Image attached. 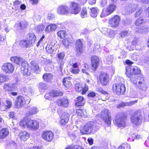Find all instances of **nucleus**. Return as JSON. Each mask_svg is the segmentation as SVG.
Masks as SVG:
<instances>
[{
    "instance_id": "nucleus-45",
    "label": "nucleus",
    "mask_w": 149,
    "mask_h": 149,
    "mask_svg": "<svg viewBox=\"0 0 149 149\" xmlns=\"http://www.w3.org/2000/svg\"><path fill=\"white\" fill-rule=\"evenodd\" d=\"M144 22V19L140 17L137 19L135 22V24L136 26H139L143 23Z\"/></svg>"
},
{
    "instance_id": "nucleus-62",
    "label": "nucleus",
    "mask_w": 149,
    "mask_h": 149,
    "mask_svg": "<svg viewBox=\"0 0 149 149\" xmlns=\"http://www.w3.org/2000/svg\"><path fill=\"white\" fill-rule=\"evenodd\" d=\"M82 111L81 109H78L76 111V113L78 114L79 115H80L81 116V117H84L85 116L84 114L82 113Z\"/></svg>"
},
{
    "instance_id": "nucleus-46",
    "label": "nucleus",
    "mask_w": 149,
    "mask_h": 149,
    "mask_svg": "<svg viewBox=\"0 0 149 149\" xmlns=\"http://www.w3.org/2000/svg\"><path fill=\"white\" fill-rule=\"evenodd\" d=\"M47 88V85L45 83H40L39 84V90L40 91H42L43 90H45Z\"/></svg>"
},
{
    "instance_id": "nucleus-13",
    "label": "nucleus",
    "mask_w": 149,
    "mask_h": 149,
    "mask_svg": "<svg viewBox=\"0 0 149 149\" xmlns=\"http://www.w3.org/2000/svg\"><path fill=\"white\" fill-rule=\"evenodd\" d=\"M70 13L72 14H77L80 12L81 8L79 4L74 2H71L70 5Z\"/></svg>"
},
{
    "instance_id": "nucleus-16",
    "label": "nucleus",
    "mask_w": 149,
    "mask_h": 149,
    "mask_svg": "<svg viewBox=\"0 0 149 149\" xmlns=\"http://www.w3.org/2000/svg\"><path fill=\"white\" fill-rule=\"evenodd\" d=\"M25 99L21 96H18L16 100L15 107L16 108H20L26 103Z\"/></svg>"
},
{
    "instance_id": "nucleus-43",
    "label": "nucleus",
    "mask_w": 149,
    "mask_h": 149,
    "mask_svg": "<svg viewBox=\"0 0 149 149\" xmlns=\"http://www.w3.org/2000/svg\"><path fill=\"white\" fill-rule=\"evenodd\" d=\"M57 34L58 36L61 38H64L66 36V32L64 30H61L58 31Z\"/></svg>"
},
{
    "instance_id": "nucleus-35",
    "label": "nucleus",
    "mask_w": 149,
    "mask_h": 149,
    "mask_svg": "<svg viewBox=\"0 0 149 149\" xmlns=\"http://www.w3.org/2000/svg\"><path fill=\"white\" fill-rule=\"evenodd\" d=\"M63 45L66 48H67L70 46L72 42V40L70 38H66L63 39L62 41Z\"/></svg>"
},
{
    "instance_id": "nucleus-53",
    "label": "nucleus",
    "mask_w": 149,
    "mask_h": 149,
    "mask_svg": "<svg viewBox=\"0 0 149 149\" xmlns=\"http://www.w3.org/2000/svg\"><path fill=\"white\" fill-rule=\"evenodd\" d=\"M69 115L68 113H64L61 115V118L64 119L65 120L67 119L68 120H69Z\"/></svg>"
},
{
    "instance_id": "nucleus-6",
    "label": "nucleus",
    "mask_w": 149,
    "mask_h": 149,
    "mask_svg": "<svg viewBox=\"0 0 149 149\" xmlns=\"http://www.w3.org/2000/svg\"><path fill=\"white\" fill-rule=\"evenodd\" d=\"M100 117L107 125H110L111 120V113L109 109H105L102 110L101 113Z\"/></svg>"
},
{
    "instance_id": "nucleus-32",
    "label": "nucleus",
    "mask_w": 149,
    "mask_h": 149,
    "mask_svg": "<svg viewBox=\"0 0 149 149\" xmlns=\"http://www.w3.org/2000/svg\"><path fill=\"white\" fill-rule=\"evenodd\" d=\"M77 102L76 103V106H82L85 104V101L83 97L79 96L77 98Z\"/></svg>"
},
{
    "instance_id": "nucleus-9",
    "label": "nucleus",
    "mask_w": 149,
    "mask_h": 149,
    "mask_svg": "<svg viewBox=\"0 0 149 149\" xmlns=\"http://www.w3.org/2000/svg\"><path fill=\"white\" fill-rule=\"evenodd\" d=\"M120 20V17L117 15L110 18L108 21L109 26L113 28H116L119 26Z\"/></svg>"
},
{
    "instance_id": "nucleus-30",
    "label": "nucleus",
    "mask_w": 149,
    "mask_h": 149,
    "mask_svg": "<svg viewBox=\"0 0 149 149\" xmlns=\"http://www.w3.org/2000/svg\"><path fill=\"white\" fill-rule=\"evenodd\" d=\"M137 102V100H135L134 101H132V102H122L119 104L117 106V107L118 108H120L121 107H124L125 106H131L136 103Z\"/></svg>"
},
{
    "instance_id": "nucleus-7",
    "label": "nucleus",
    "mask_w": 149,
    "mask_h": 149,
    "mask_svg": "<svg viewBox=\"0 0 149 149\" xmlns=\"http://www.w3.org/2000/svg\"><path fill=\"white\" fill-rule=\"evenodd\" d=\"M141 113L140 111H135L132 114L131 121L132 123L136 125L140 124L142 120Z\"/></svg>"
},
{
    "instance_id": "nucleus-27",
    "label": "nucleus",
    "mask_w": 149,
    "mask_h": 149,
    "mask_svg": "<svg viewBox=\"0 0 149 149\" xmlns=\"http://www.w3.org/2000/svg\"><path fill=\"white\" fill-rule=\"evenodd\" d=\"M7 105L4 104V103H1L0 107V110L2 111H5L7 109L10 108L12 106V102L10 100H7L6 101Z\"/></svg>"
},
{
    "instance_id": "nucleus-29",
    "label": "nucleus",
    "mask_w": 149,
    "mask_h": 149,
    "mask_svg": "<svg viewBox=\"0 0 149 149\" xmlns=\"http://www.w3.org/2000/svg\"><path fill=\"white\" fill-rule=\"evenodd\" d=\"M9 134L8 129L3 128L0 131V139H3L7 136Z\"/></svg>"
},
{
    "instance_id": "nucleus-37",
    "label": "nucleus",
    "mask_w": 149,
    "mask_h": 149,
    "mask_svg": "<svg viewBox=\"0 0 149 149\" xmlns=\"http://www.w3.org/2000/svg\"><path fill=\"white\" fill-rule=\"evenodd\" d=\"M98 10L96 8H93L91 9V16L93 17H96L97 14Z\"/></svg>"
},
{
    "instance_id": "nucleus-4",
    "label": "nucleus",
    "mask_w": 149,
    "mask_h": 149,
    "mask_svg": "<svg viewBox=\"0 0 149 149\" xmlns=\"http://www.w3.org/2000/svg\"><path fill=\"white\" fill-rule=\"evenodd\" d=\"M19 125L21 127L27 128L35 130L39 128V124L38 121L36 120H30L27 118H24L20 121Z\"/></svg>"
},
{
    "instance_id": "nucleus-23",
    "label": "nucleus",
    "mask_w": 149,
    "mask_h": 149,
    "mask_svg": "<svg viewBox=\"0 0 149 149\" xmlns=\"http://www.w3.org/2000/svg\"><path fill=\"white\" fill-rule=\"evenodd\" d=\"M31 69L35 73H38L40 72L39 65L38 63L35 61H32L31 63Z\"/></svg>"
},
{
    "instance_id": "nucleus-22",
    "label": "nucleus",
    "mask_w": 149,
    "mask_h": 149,
    "mask_svg": "<svg viewBox=\"0 0 149 149\" xmlns=\"http://www.w3.org/2000/svg\"><path fill=\"white\" fill-rule=\"evenodd\" d=\"M26 114L28 115H32L36 114L39 111L38 108L35 106H29L27 108Z\"/></svg>"
},
{
    "instance_id": "nucleus-44",
    "label": "nucleus",
    "mask_w": 149,
    "mask_h": 149,
    "mask_svg": "<svg viewBox=\"0 0 149 149\" xmlns=\"http://www.w3.org/2000/svg\"><path fill=\"white\" fill-rule=\"evenodd\" d=\"M81 16L82 18H84L87 16V10L86 8H83L81 12Z\"/></svg>"
},
{
    "instance_id": "nucleus-41",
    "label": "nucleus",
    "mask_w": 149,
    "mask_h": 149,
    "mask_svg": "<svg viewBox=\"0 0 149 149\" xmlns=\"http://www.w3.org/2000/svg\"><path fill=\"white\" fill-rule=\"evenodd\" d=\"M53 46L50 44H48L46 47V51L49 53H52L54 52Z\"/></svg>"
},
{
    "instance_id": "nucleus-48",
    "label": "nucleus",
    "mask_w": 149,
    "mask_h": 149,
    "mask_svg": "<svg viewBox=\"0 0 149 149\" xmlns=\"http://www.w3.org/2000/svg\"><path fill=\"white\" fill-rule=\"evenodd\" d=\"M130 145L127 144H124L120 146L117 149H130Z\"/></svg>"
},
{
    "instance_id": "nucleus-49",
    "label": "nucleus",
    "mask_w": 149,
    "mask_h": 149,
    "mask_svg": "<svg viewBox=\"0 0 149 149\" xmlns=\"http://www.w3.org/2000/svg\"><path fill=\"white\" fill-rule=\"evenodd\" d=\"M110 14L108 12V11L107 9L106 10L103 9L100 16L101 17H103L108 16Z\"/></svg>"
},
{
    "instance_id": "nucleus-60",
    "label": "nucleus",
    "mask_w": 149,
    "mask_h": 149,
    "mask_svg": "<svg viewBox=\"0 0 149 149\" xmlns=\"http://www.w3.org/2000/svg\"><path fill=\"white\" fill-rule=\"evenodd\" d=\"M70 70V72L74 74H77L79 72L80 70L79 68H71Z\"/></svg>"
},
{
    "instance_id": "nucleus-19",
    "label": "nucleus",
    "mask_w": 149,
    "mask_h": 149,
    "mask_svg": "<svg viewBox=\"0 0 149 149\" xmlns=\"http://www.w3.org/2000/svg\"><path fill=\"white\" fill-rule=\"evenodd\" d=\"M17 84L8 83L5 84L3 86V88L6 91H15L17 88Z\"/></svg>"
},
{
    "instance_id": "nucleus-54",
    "label": "nucleus",
    "mask_w": 149,
    "mask_h": 149,
    "mask_svg": "<svg viewBox=\"0 0 149 149\" xmlns=\"http://www.w3.org/2000/svg\"><path fill=\"white\" fill-rule=\"evenodd\" d=\"M75 89L77 91L79 92L82 91L83 87L81 85L77 84L75 86Z\"/></svg>"
},
{
    "instance_id": "nucleus-64",
    "label": "nucleus",
    "mask_w": 149,
    "mask_h": 149,
    "mask_svg": "<svg viewBox=\"0 0 149 149\" xmlns=\"http://www.w3.org/2000/svg\"><path fill=\"white\" fill-rule=\"evenodd\" d=\"M65 54L63 53H61L58 54V57L60 59L62 60L64 58Z\"/></svg>"
},
{
    "instance_id": "nucleus-18",
    "label": "nucleus",
    "mask_w": 149,
    "mask_h": 149,
    "mask_svg": "<svg viewBox=\"0 0 149 149\" xmlns=\"http://www.w3.org/2000/svg\"><path fill=\"white\" fill-rule=\"evenodd\" d=\"M138 5L136 4H130L126 6L125 9V12L127 14L129 15L134 12L137 8Z\"/></svg>"
},
{
    "instance_id": "nucleus-63",
    "label": "nucleus",
    "mask_w": 149,
    "mask_h": 149,
    "mask_svg": "<svg viewBox=\"0 0 149 149\" xmlns=\"http://www.w3.org/2000/svg\"><path fill=\"white\" fill-rule=\"evenodd\" d=\"M128 35V33L127 31H122L121 33V37L122 38L127 36Z\"/></svg>"
},
{
    "instance_id": "nucleus-42",
    "label": "nucleus",
    "mask_w": 149,
    "mask_h": 149,
    "mask_svg": "<svg viewBox=\"0 0 149 149\" xmlns=\"http://www.w3.org/2000/svg\"><path fill=\"white\" fill-rule=\"evenodd\" d=\"M78 131L76 130L71 132H69L68 133V134L71 138L74 139L76 138V135L78 134Z\"/></svg>"
},
{
    "instance_id": "nucleus-56",
    "label": "nucleus",
    "mask_w": 149,
    "mask_h": 149,
    "mask_svg": "<svg viewBox=\"0 0 149 149\" xmlns=\"http://www.w3.org/2000/svg\"><path fill=\"white\" fill-rule=\"evenodd\" d=\"M68 120L67 119L65 120L64 119L61 118L60 121V123L61 125H64L68 123Z\"/></svg>"
},
{
    "instance_id": "nucleus-40",
    "label": "nucleus",
    "mask_w": 149,
    "mask_h": 149,
    "mask_svg": "<svg viewBox=\"0 0 149 149\" xmlns=\"http://www.w3.org/2000/svg\"><path fill=\"white\" fill-rule=\"evenodd\" d=\"M136 31L141 33H145L148 31V29L147 27H141L138 29Z\"/></svg>"
},
{
    "instance_id": "nucleus-33",
    "label": "nucleus",
    "mask_w": 149,
    "mask_h": 149,
    "mask_svg": "<svg viewBox=\"0 0 149 149\" xmlns=\"http://www.w3.org/2000/svg\"><path fill=\"white\" fill-rule=\"evenodd\" d=\"M69 77H65L63 79V83L64 86L67 88H70L72 84L68 80H69Z\"/></svg>"
},
{
    "instance_id": "nucleus-39",
    "label": "nucleus",
    "mask_w": 149,
    "mask_h": 149,
    "mask_svg": "<svg viewBox=\"0 0 149 149\" xmlns=\"http://www.w3.org/2000/svg\"><path fill=\"white\" fill-rule=\"evenodd\" d=\"M116 8V6L115 5L113 4H111L109 5L107 8L108 12L110 14L112 13Z\"/></svg>"
},
{
    "instance_id": "nucleus-28",
    "label": "nucleus",
    "mask_w": 149,
    "mask_h": 149,
    "mask_svg": "<svg viewBox=\"0 0 149 149\" xmlns=\"http://www.w3.org/2000/svg\"><path fill=\"white\" fill-rule=\"evenodd\" d=\"M19 135L21 140L24 141H26L30 136L29 134L26 131L21 132L19 133Z\"/></svg>"
},
{
    "instance_id": "nucleus-57",
    "label": "nucleus",
    "mask_w": 149,
    "mask_h": 149,
    "mask_svg": "<svg viewBox=\"0 0 149 149\" xmlns=\"http://www.w3.org/2000/svg\"><path fill=\"white\" fill-rule=\"evenodd\" d=\"M94 50L95 51H98L100 52L101 50V47H100V45L99 44H96L95 45L94 47Z\"/></svg>"
},
{
    "instance_id": "nucleus-1",
    "label": "nucleus",
    "mask_w": 149,
    "mask_h": 149,
    "mask_svg": "<svg viewBox=\"0 0 149 149\" xmlns=\"http://www.w3.org/2000/svg\"><path fill=\"white\" fill-rule=\"evenodd\" d=\"M126 74L127 77L130 79L131 82L133 84H136V79L140 78L139 75L141 71L137 67L128 65L126 67Z\"/></svg>"
},
{
    "instance_id": "nucleus-61",
    "label": "nucleus",
    "mask_w": 149,
    "mask_h": 149,
    "mask_svg": "<svg viewBox=\"0 0 149 149\" xmlns=\"http://www.w3.org/2000/svg\"><path fill=\"white\" fill-rule=\"evenodd\" d=\"M142 61L143 63H144L147 64H148L149 63V57H144V58L142 59Z\"/></svg>"
},
{
    "instance_id": "nucleus-11",
    "label": "nucleus",
    "mask_w": 149,
    "mask_h": 149,
    "mask_svg": "<svg viewBox=\"0 0 149 149\" xmlns=\"http://www.w3.org/2000/svg\"><path fill=\"white\" fill-rule=\"evenodd\" d=\"M140 78L136 79V84H133L135 86H136L140 89L145 91L147 88V87L145 83L144 78L143 75H141Z\"/></svg>"
},
{
    "instance_id": "nucleus-51",
    "label": "nucleus",
    "mask_w": 149,
    "mask_h": 149,
    "mask_svg": "<svg viewBox=\"0 0 149 149\" xmlns=\"http://www.w3.org/2000/svg\"><path fill=\"white\" fill-rule=\"evenodd\" d=\"M44 26L43 25H40L37 26V31L39 32H42L44 30Z\"/></svg>"
},
{
    "instance_id": "nucleus-31",
    "label": "nucleus",
    "mask_w": 149,
    "mask_h": 149,
    "mask_svg": "<svg viewBox=\"0 0 149 149\" xmlns=\"http://www.w3.org/2000/svg\"><path fill=\"white\" fill-rule=\"evenodd\" d=\"M53 75L51 73H46L43 76V79L46 82L50 81L53 79Z\"/></svg>"
},
{
    "instance_id": "nucleus-2",
    "label": "nucleus",
    "mask_w": 149,
    "mask_h": 149,
    "mask_svg": "<svg viewBox=\"0 0 149 149\" xmlns=\"http://www.w3.org/2000/svg\"><path fill=\"white\" fill-rule=\"evenodd\" d=\"M99 129L96 123L92 121L88 122L80 129V133L82 135L93 134Z\"/></svg>"
},
{
    "instance_id": "nucleus-3",
    "label": "nucleus",
    "mask_w": 149,
    "mask_h": 149,
    "mask_svg": "<svg viewBox=\"0 0 149 149\" xmlns=\"http://www.w3.org/2000/svg\"><path fill=\"white\" fill-rule=\"evenodd\" d=\"M11 61L19 65L22 63V67L21 70L23 71V74L24 75H29L31 73V70L28 63L26 61H22V59L19 57L13 56L11 57Z\"/></svg>"
},
{
    "instance_id": "nucleus-59",
    "label": "nucleus",
    "mask_w": 149,
    "mask_h": 149,
    "mask_svg": "<svg viewBox=\"0 0 149 149\" xmlns=\"http://www.w3.org/2000/svg\"><path fill=\"white\" fill-rule=\"evenodd\" d=\"M107 33L110 37H112L114 35V31L112 30L108 29L107 31Z\"/></svg>"
},
{
    "instance_id": "nucleus-47",
    "label": "nucleus",
    "mask_w": 149,
    "mask_h": 149,
    "mask_svg": "<svg viewBox=\"0 0 149 149\" xmlns=\"http://www.w3.org/2000/svg\"><path fill=\"white\" fill-rule=\"evenodd\" d=\"M8 77L3 74L0 75V84L8 80Z\"/></svg>"
},
{
    "instance_id": "nucleus-8",
    "label": "nucleus",
    "mask_w": 149,
    "mask_h": 149,
    "mask_svg": "<svg viewBox=\"0 0 149 149\" xmlns=\"http://www.w3.org/2000/svg\"><path fill=\"white\" fill-rule=\"evenodd\" d=\"M113 91L118 95L123 94L125 91V88L124 84L122 83H116L112 86Z\"/></svg>"
},
{
    "instance_id": "nucleus-21",
    "label": "nucleus",
    "mask_w": 149,
    "mask_h": 149,
    "mask_svg": "<svg viewBox=\"0 0 149 149\" xmlns=\"http://www.w3.org/2000/svg\"><path fill=\"white\" fill-rule=\"evenodd\" d=\"M82 45L81 40H78L76 41L75 51L77 55H79L82 53Z\"/></svg>"
},
{
    "instance_id": "nucleus-14",
    "label": "nucleus",
    "mask_w": 149,
    "mask_h": 149,
    "mask_svg": "<svg viewBox=\"0 0 149 149\" xmlns=\"http://www.w3.org/2000/svg\"><path fill=\"white\" fill-rule=\"evenodd\" d=\"M99 80L101 84L103 86H105L107 84L109 80V76L107 73L102 72L100 75Z\"/></svg>"
},
{
    "instance_id": "nucleus-50",
    "label": "nucleus",
    "mask_w": 149,
    "mask_h": 149,
    "mask_svg": "<svg viewBox=\"0 0 149 149\" xmlns=\"http://www.w3.org/2000/svg\"><path fill=\"white\" fill-rule=\"evenodd\" d=\"M45 98L46 99H47L49 100H52V96L51 93V91L49 93H46L45 96Z\"/></svg>"
},
{
    "instance_id": "nucleus-15",
    "label": "nucleus",
    "mask_w": 149,
    "mask_h": 149,
    "mask_svg": "<svg viewBox=\"0 0 149 149\" xmlns=\"http://www.w3.org/2000/svg\"><path fill=\"white\" fill-rule=\"evenodd\" d=\"M56 102L58 106L65 108L68 107L69 104V101L67 97L57 100Z\"/></svg>"
},
{
    "instance_id": "nucleus-17",
    "label": "nucleus",
    "mask_w": 149,
    "mask_h": 149,
    "mask_svg": "<svg viewBox=\"0 0 149 149\" xmlns=\"http://www.w3.org/2000/svg\"><path fill=\"white\" fill-rule=\"evenodd\" d=\"M69 11L68 6L65 5H61L58 8L57 12L58 13L61 15H66Z\"/></svg>"
},
{
    "instance_id": "nucleus-25",
    "label": "nucleus",
    "mask_w": 149,
    "mask_h": 149,
    "mask_svg": "<svg viewBox=\"0 0 149 149\" xmlns=\"http://www.w3.org/2000/svg\"><path fill=\"white\" fill-rule=\"evenodd\" d=\"M57 29V26L54 24H50L46 26L45 31L47 33H49Z\"/></svg>"
},
{
    "instance_id": "nucleus-52",
    "label": "nucleus",
    "mask_w": 149,
    "mask_h": 149,
    "mask_svg": "<svg viewBox=\"0 0 149 149\" xmlns=\"http://www.w3.org/2000/svg\"><path fill=\"white\" fill-rule=\"evenodd\" d=\"M143 10L140 8L138 9L135 14V17H138L142 13Z\"/></svg>"
},
{
    "instance_id": "nucleus-34",
    "label": "nucleus",
    "mask_w": 149,
    "mask_h": 149,
    "mask_svg": "<svg viewBox=\"0 0 149 149\" xmlns=\"http://www.w3.org/2000/svg\"><path fill=\"white\" fill-rule=\"evenodd\" d=\"M113 59V57L111 55H108L105 57L104 60V62L107 64H110L112 63Z\"/></svg>"
},
{
    "instance_id": "nucleus-58",
    "label": "nucleus",
    "mask_w": 149,
    "mask_h": 149,
    "mask_svg": "<svg viewBox=\"0 0 149 149\" xmlns=\"http://www.w3.org/2000/svg\"><path fill=\"white\" fill-rule=\"evenodd\" d=\"M88 86L86 84H85L84 87H83L82 91V94H84L88 91Z\"/></svg>"
},
{
    "instance_id": "nucleus-55",
    "label": "nucleus",
    "mask_w": 149,
    "mask_h": 149,
    "mask_svg": "<svg viewBox=\"0 0 149 149\" xmlns=\"http://www.w3.org/2000/svg\"><path fill=\"white\" fill-rule=\"evenodd\" d=\"M24 91L25 92H26L28 94H31L32 92V89L31 87H29L27 88H24Z\"/></svg>"
},
{
    "instance_id": "nucleus-20",
    "label": "nucleus",
    "mask_w": 149,
    "mask_h": 149,
    "mask_svg": "<svg viewBox=\"0 0 149 149\" xmlns=\"http://www.w3.org/2000/svg\"><path fill=\"white\" fill-rule=\"evenodd\" d=\"M91 61L93 68L92 70L93 71H95L98 67L99 59L97 56H93L91 58Z\"/></svg>"
},
{
    "instance_id": "nucleus-36",
    "label": "nucleus",
    "mask_w": 149,
    "mask_h": 149,
    "mask_svg": "<svg viewBox=\"0 0 149 149\" xmlns=\"http://www.w3.org/2000/svg\"><path fill=\"white\" fill-rule=\"evenodd\" d=\"M27 25V23L26 22H19L15 25V27H18L21 29H24L25 28Z\"/></svg>"
},
{
    "instance_id": "nucleus-12",
    "label": "nucleus",
    "mask_w": 149,
    "mask_h": 149,
    "mask_svg": "<svg viewBox=\"0 0 149 149\" xmlns=\"http://www.w3.org/2000/svg\"><path fill=\"white\" fill-rule=\"evenodd\" d=\"M14 67L10 63H6L3 64L1 66V69L5 73L11 74L14 70Z\"/></svg>"
},
{
    "instance_id": "nucleus-26",
    "label": "nucleus",
    "mask_w": 149,
    "mask_h": 149,
    "mask_svg": "<svg viewBox=\"0 0 149 149\" xmlns=\"http://www.w3.org/2000/svg\"><path fill=\"white\" fill-rule=\"evenodd\" d=\"M19 45L22 48L30 47L33 46L27 40H23L20 41Z\"/></svg>"
},
{
    "instance_id": "nucleus-38",
    "label": "nucleus",
    "mask_w": 149,
    "mask_h": 149,
    "mask_svg": "<svg viewBox=\"0 0 149 149\" xmlns=\"http://www.w3.org/2000/svg\"><path fill=\"white\" fill-rule=\"evenodd\" d=\"M51 93L52 97H55L58 96L63 95V93L62 92H60L56 90H53L51 91Z\"/></svg>"
},
{
    "instance_id": "nucleus-24",
    "label": "nucleus",
    "mask_w": 149,
    "mask_h": 149,
    "mask_svg": "<svg viewBox=\"0 0 149 149\" xmlns=\"http://www.w3.org/2000/svg\"><path fill=\"white\" fill-rule=\"evenodd\" d=\"M26 38L30 43L33 46L36 40V36L33 33H29L26 35Z\"/></svg>"
},
{
    "instance_id": "nucleus-5",
    "label": "nucleus",
    "mask_w": 149,
    "mask_h": 149,
    "mask_svg": "<svg viewBox=\"0 0 149 149\" xmlns=\"http://www.w3.org/2000/svg\"><path fill=\"white\" fill-rule=\"evenodd\" d=\"M126 117L123 113L117 115L115 117V123L118 127H124L125 125Z\"/></svg>"
},
{
    "instance_id": "nucleus-10",
    "label": "nucleus",
    "mask_w": 149,
    "mask_h": 149,
    "mask_svg": "<svg viewBox=\"0 0 149 149\" xmlns=\"http://www.w3.org/2000/svg\"><path fill=\"white\" fill-rule=\"evenodd\" d=\"M54 134L51 131L45 130L43 131L41 135L42 138L44 140L48 141L50 142L54 139Z\"/></svg>"
}]
</instances>
